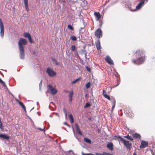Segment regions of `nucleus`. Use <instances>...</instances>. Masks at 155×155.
Masks as SVG:
<instances>
[{
	"mask_svg": "<svg viewBox=\"0 0 155 155\" xmlns=\"http://www.w3.org/2000/svg\"><path fill=\"white\" fill-rule=\"evenodd\" d=\"M95 37L98 38H100L103 36L102 31L101 29H97L95 31Z\"/></svg>",
	"mask_w": 155,
	"mask_h": 155,
	"instance_id": "4",
	"label": "nucleus"
},
{
	"mask_svg": "<svg viewBox=\"0 0 155 155\" xmlns=\"http://www.w3.org/2000/svg\"><path fill=\"white\" fill-rule=\"evenodd\" d=\"M75 128H76V130L77 132L80 135H82V133L80 129H79V126L78 125V124H75Z\"/></svg>",
	"mask_w": 155,
	"mask_h": 155,
	"instance_id": "13",
	"label": "nucleus"
},
{
	"mask_svg": "<svg viewBox=\"0 0 155 155\" xmlns=\"http://www.w3.org/2000/svg\"><path fill=\"white\" fill-rule=\"evenodd\" d=\"M52 61L55 62V64L56 65H58L59 64V63L57 62L54 58H52Z\"/></svg>",
	"mask_w": 155,
	"mask_h": 155,
	"instance_id": "28",
	"label": "nucleus"
},
{
	"mask_svg": "<svg viewBox=\"0 0 155 155\" xmlns=\"http://www.w3.org/2000/svg\"><path fill=\"white\" fill-rule=\"evenodd\" d=\"M136 59H133L132 62L135 64L139 65L143 63L145 60V57L142 50H138L135 53Z\"/></svg>",
	"mask_w": 155,
	"mask_h": 155,
	"instance_id": "1",
	"label": "nucleus"
},
{
	"mask_svg": "<svg viewBox=\"0 0 155 155\" xmlns=\"http://www.w3.org/2000/svg\"><path fill=\"white\" fill-rule=\"evenodd\" d=\"M0 35L2 38H3L4 35V28L3 23L1 19L0 18Z\"/></svg>",
	"mask_w": 155,
	"mask_h": 155,
	"instance_id": "7",
	"label": "nucleus"
},
{
	"mask_svg": "<svg viewBox=\"0 0 155 155\" xmlns=\"http://www.w3.org/2000/svg\"><path fill=\"white\" fill-rule=\"evenodd\" d=\"M71 38L73 41H76V37L74 36H71Z\"/></svg>",
	"mask_w": 155,
	"mask_h": 155,
	"instance_id": "36",
	"label": "nucleus"
},
{
	"mask_svg": "<svg viewBox=\"0 0 155 155\" xmlns=\"http://www.w3.org/2000/svg\"><path fill=\"white\" fill-rule=\"evenodd\" d=\"M119 84H120V83L119 82H118L117 84L116 85L114 86L113 87H115L117 86L118 85H119Z\"/></svg>",
	"mask_w": 155,
	"mask_h": 155,
	"instance_id": "47",
	"label": "nucleus"
},
{
	"mask_svg": "<svg viewBox=\"0 0 155 155\" xmlns=\"http://www.w3.org/2000/svg\"><path fill=\"white\" fill-rule=\"evenodd\" d=\"M62 1L63 2H64V0H62Z\"/></svg>",
	"mask_w": 155,
	"mask_h": 155,
	"instance_id": "54",
	"label": "nucleus"
},
{
	"mask_svg": "<svg viewBox=\"0 0 155 155\" xmlns=\"http://www.w3.org/2000/svg\"><path fill=\"white\" fill-rule=\"evenodd\" d=\"M124 138H127L131 141H132L133 140V138L129 135L124 136Z\"/></svg>",
	"mask_w": 155,
	"mask_h": 155,
	"instance_id": "24",
	"label": "nucleus"
},
{
	"mask_svg": "<svg viewBox=\"0 0 155 155\" xmlns=\"http://www.w3.org/2000/svg\"><path fill=\"white\" fill-rule=\"evenodd\" d=\"M46 72L48 74L49 76L51 77H54L56 74V72L52 69L49 68H47Z\"/></svg>",
	"mask_w": 155,
	"mask_h": 155,
	"instance_id": "5",
	"label": "nucleus"
},
{
	"mask_svg": "<svg viewBox=\"0 0 155 155\" xmlns=\"http://www.w3.org/2000/svg\"><path fill=\"white\" fill-rule=\"evenodd\" d=\"M145 0H142L140 2L138 5L136 6V9L132 10L130 9V10L132 12H134L137 10H139L140 9L144 4Z\"/></svg>",
	"mask_w": 155,
	"mask_h": 155,
	"instance_id": "6",
	"label": "nucleus"
},
{
	"mask_svg": "<svg viewBox=\"0 0 155 155\" xmlns=\"http://www.w3.org/2000/svg\"><path fill=\"white\" fill-rule=\"evenodd\" d=\"M133 155H137V154L135 152H134L133 153Z\"/></svg>",
	"mask_w": 155,
	"mask_h": 155,
	"instance_id": "50",
	"label": "nucleus"
},
{
	"mask_svg": "<svg viewBox=\"0 0 155 155\" xmlns=\"http://www.w3.org/2000/svg\"><path fill=\"white\" fill-rule=\"evenodd\" d=\"M28 38V40L29 42L31 43H34V41L32 40L31 36H30Z\"/></svg>",
	"mask_w": 155,
	"mask_h": 155,
	"instance_id": "27",
	"label": "nucleus"
},
{
	"mask_svg": "<svg viewBox=\"0 0 155 155\" xmlns=\"http://www.w3.org/2000/svg\"><path fill=\"white\" fill-rule=\"evenodd\" d=\"M18 103L24 109V110L25 111L26 107L23 104L19 101H18Z\"/></svg>",
	"mask_w": 155,
	"mask_h": 155,
	"instance_id": "21",
	"label": "nucleus"
},
{
	"mask_svg": "<svg viewBox=\"0 0 155 155\" xmlns=\"http://www.w3.org/2000/svg\"><path fill=\"white\" fill-rule=\"evenodd\" d=\"M86 68L87 70L88 71H90L91 69H90V68L89 67H88L87 66H86Z\"/></svg>",
	"mask_w": 155,
	"mask_h": 155,
	"instance_id": "40",
	"label": "nucleus"
},
{
	"mask_svg": "<svg viewBox=\"0 0 155 155\" xmlns=\"http://www.w3.org/2000/svg\"><path fill=\"white\" fill-rule=\"evenodd\" d=\"M91 85V83L88 82L86 84V87L87 88H88L90 87Z\"/></svg>",
	"mask_w": 155,
	"mask_h": 155,
	"instance_id": "29",
	"label": "nucleus"
},
{
	"mask_svg": "<svg viewBox=\"0 0 155 155\" xmlns=\"http://www.w3.org/2000/svg\"><path fill=\"white\" fill-rule=\"evenodd\" d=\"M24 2L25 9L27 11H28L29 8L28 5V0H24Z\"/></svg>",
	"mask_w": 155,
	"mask_h": 155,
	"instance_id": "16",
	"label": "nucleus"
},
{
	"mask_svg": "<svg viewBox=\"0 0 155 155\" xmlns=\"http://www.w3.org/2000/svg\"><path fill=\"white\" fill-rule=\"evenodd\" d=\"M148 142L144 140H142L141 142V144L140 146V148H143L148 145Z\"/></svg>",
	"mask_w": 155,
	"mask_h": 155,
	"instance_id": "11",
	"label": "nucleus"
},
{
	"mask_svg": "<svg viewBox=\"0 0 155 155\" xmlns=\"http://www.w3.org/2000/svg\"><path fill=\"white\" fill-rule=\"evenodd\" d=\"M75 48V45H72L71 47V50L72 51H74Z\"/></svg>",
	"mask_w": 155,
	"mask_h": 155,
	"instance_id": "34",
	"label": "nucleus"
},
{
	"mask_svg": "<svg viewBox=\"0 0 155 155\" xmlns=\"http://www.w3.org/2000/svg\"><path fill=\"white\" fill-rule=\"evenodd\" d=\"M105 98H106L107 99L109 100H110V97L107 95V94H105L104 95V96Z\"/></svg>",
	"mask_w": 155,
	"mask_h": 155,
	"instance_id": "30",
	"label": "nucleus"
},
{
	"mask_svg": "<svg viewBox=\"0 0 155 155\" xmlns=\"http://www.w3.org/2000/svg\"><path fill=\"white\" fill-rule=\"evenodd\" d=\"M68 28L71 30H74V28L71 25H68Z\"/></svg>",
	"mask_w": 155,
	"mask_h": 155,
	"instance_id": "32",
	"label": "nucleus"
},
{
	"mask_svg": "<svg viewBox=\"0 0 155 155\" xmlns=\"http://www.w3.org/2000/svg\"><path fill=\"white\" fill-rule=\"evenodd\" d=\"M73 96V91H71L69 93V97H72Z\"/></svg>",
	"mask_w": 155,
	"mask_h": 155,
	"instance_id": "25",
	"label": "nucleus"
},
{
	"mask_svg": "<svg viewBox=\"0 0 155 155\" xmlns=\"http://www.w3.org/2000/svg\"><path fill=\"white\" fill-rule=\"evenodd\" d=\"M94 15L96 17V20H99L101 17V15L100 13L97 12H95L94 13Z\"/></svg>",
	"mask_w": 155,
	"mask_h": 155,
	"instance_id": "14",
	"label": "nucleus"
},
{
	"mask_svg": "<svg viewBox=\"0 0 155 155\" xmlns=\"http://www.w3.org/2000/svg\"><path fill=\"white\" fill-rule=\"evenodd\" d=\"M42 80H41V81L40 82V83L39 84V90H41V84H42Z\"/></svg>",
	"mask_w": 155,
	"mask_h": 155,
	"instance_id": "37",
	"label": "nucleus"
},
{
	"mask_svg": "<svg viewBox=\"0 0 155 155\" xmlns=\"http://www.w3.org/2000/svg\"><path fill=\"white\" fill-rule=\"evenodd\" d=\"M118 138L120 139L122 141L123 143L126 140L124 139L122 137L120 136H119L118 137Z\"/></svg>",
	"mask_w": 155,
	"mask_h": 155,
	"instance_id": "35",
	"label": "nucleus"
},
{
	"mask_svg": "<svg viewBox=\"0 0 155 155\" xmlns=\"http://www.w3.org/2000/svg\"><path fill=\"white\" fill-rule=\"evenodd\" d=\"M44 129H45V127H44L43 128V129L40 128H38V129L40 130L41 131H43V130H44Z\"/></svg>",
	"mask_w": 155,
	"mask_h": 155,
	"instance_id": "43",
	"label": "nucleus"
},
{
	"mask_svg": "<svg viewBox=\"0 0 155 155\" xmlns=\"http://www.w3.org/2000/svg\"><path fill=\"white\" fill-rule=\"evenodd\" d=\"M90 104H89L88 103H86L85 105H84V107L85 108H87L88 107L90 106Z\"/></svg>",
	"mask_w": 155,
	"mask_h": 155,
	"instance_id": "33",
	"label": "nucleus"
},
{
	"mask_svg": "<svg viewBox=\"0 0 155 155\" xmlns=\"http://www.w3.org/2000/svg\"><path fill=\"white\" fill-rule=\"evenodd\" d=\"M47 92L50 94L53 95L56 94L57 93V90L55 88H54L52 85H47Z\"/></svg>",
	"mask_w": 155,
	"mask_h": 155,
	"instance_id": "3",
	"label": "nucleus"
},
{
	"mask_svg": "<svg viewBox=\"0 0 155 155\" xmlns=\"http://www.w3.org/2000/svg\"><path fill=\"white\" fill-rule=\"evenodd\" d=\"M107 147L110 150H113V144L112 142H109L107 145Z\"/></svg>",
	"mask_w": 155,
	"mask_h": 155,
	"instance_id": "15",
	"label": "nucleus"
},
{
	"mask_svg": "<svg viewBox=\"0 0 155 155\" xmlns=\"http://www.w3.org/2000/svg\"><path fill=\"white\" fill-rule=\"evenodd\" d=\"M84 140L85 142H86V143H87L89 144H90L91 143V140L87 138H86V137L84 138Z\"/></svg>",
	"mask_w": 155,
	"mask_h": 155,
	"instance_id": "20",
	"label": "nucleus"
},
{
	"mask_svg": "<svg viewBox=\"0 0 155 155\" xmlns=\"http://www.w3.org/2000/svg\"><path fill=\"white\" fill-rule=\"evenodd\" d=\"M115 107V104L114 103V104L112 106V110H113V109Z\"/></svg>",
	"mask_w": 155,
	"mask_h": 155,
	"instance_id": "44",
	"label": "nucleus"
},
{
	"mask_svg": "<svg viewBox=\"0 0 155 155\" xmlns=\"http://www.w3.org/2000/svg\"><path fill=\"white\" fill-rule=\"evenodd\" d=\"M106 91L104 90H103V95L104 96V95L105 94H106Z\"/></svg>",
	"mask_w": 155,
	"mask_h": 155,
	"instance_id": "42",
	"label": "nucleus"
},
{
	"mask_svg": "<svg viewBox=\"0 0 155 155\" xmlns=\"http://www.w3.org/2000/svg\"><path fill=\"white\" fill-rule=\"evenodd\" d=\"M52 117V115H49V117Z\"/></svg>",
	"mask_w": 155,
	"mask_h": 155,
	"instance_id": "52",
	"label": "nucleus"
},
{
	"mask_svg": "<svg viewBox=\"0 0 155 155\" xmlns=\"http://www.w3.org/2000/svg\"><path fill=\"white\" fill-rule=\"evenodd\" d=\"M38 102H37V104H38Z\"/></svg>",
	"mask_w": 155,
	"mask_h": 155,
	"instance_id": "56",
	"label": "nucleus"
},
{
	"mask_svg": "<svg viewBox=\"0 0 155 155\" xmlns=\"http://www.w3.org/2000/svg\"><path fill=\"white\" fill-rule=\"evenodd\" d=\"M16 101H17L18 102V101H19L18 99H16Z\"/></svg>",
	"mask_w": 155,
	"mask_h": 155,
	"instance_id": "55",
	"label": "nucleus"
},
{
	"mask_svg": "<svg viewBox=\"0 0 155 155\" xmlns=\"http://www.w3.org/2000/svg\"><path fill=\"white\" fill-rule=\"evenodd\" d=\"M128 116H129V117H131L132 116V115H131L130 114V115H128Z\"/></svg>",
	"mask_w": 155,
	"mask_h": 155,
	"instance_id": "51",
	"label": "nucleus"
},
{
	"mask_svg": "<svg viewBox=\"0 0 155 155\" xmlns=\"http://www.w3.org/2000/svg\"><path fill=\"white\" fill-rule=\"evenodd\" d=\"M80 79L81 78H78L76 79L75 80H74V81H72L71 82V84H75V83H76L77 81H79Z\"/></svg>",
	"mask_w": 155,
	"mask_h": 155,
	"instance_id": "26",
	"label": "nucleus"
},
{
	"mask_svg": "<svg viewBox=\"0 0 155 155\" xmlns=\"http://www.w3.org/2000/svg\"><path fill=\"white\" fill-rule=\"evenodd\" d=\"M69 152H73V151L71 150H69L68 151Z\"/></svg>",
	"mask_w": 155,
	"mask_h": 155,
	"instance_id": "49",
	"label": "nucleus"
},
{
	"mask_svg": "<svg viewBox=\"0 0 155 155\" xmlns=\"http://www.w3.org/2000/svg\"><path fill=\"white\" fill-rule=\"evenodd\" d=\"M84 54H85V57H86V53H85Z\"/></svg>",
	"mask_w": 155,
	"mask_h": 155,
	"instance_id": "53",
	"label": "nucleus"
},
{
	"mask_svg": "<svg viewBox=\"0 0 155 155\" xmlns=\"http://www.w3.org/2000/svg\"><path fill=\"white\" fill-rule=\"evenodd\" d=\"M97 50L101 49L100 42L99 40H97L95 42Z\"/></svg>",
	"mask_w": 155,
	"mask_h": 155,
	"instance_id": "12",
	"label": "nucleus"
},
{
	"mask_svg": "<svg viewBox=\"0 0 155 155\" xmlns=\"http://www.w3.org/2000/svg\"><path fill=\"white\" fill-rule=\"evenodd\" d=\"M27 43V41L26 39L22 38H20L18 43L19 48H24V45H26Z\"/></svg>",
	"mask_w": 155,
	"mask_h": 155,
	"instance_id": "2",
	"label": "nucleus"
},
{
	"mask_svg": "<svg viewBox=\"0 0 155 155\" xmlns=\"http://www.w3.org/2000/svg\"><path fill=\"white\" fill-rule=\"evenodd\" d=\"M72 100V97H69V103L71 104V103Z\"/></svg>",
	"mask_w": 155,
	"mask_h": 155,
	"instance_id": "41",
	"label": "nucleus"
},
{
	"mask_svg": "<svg viewBox=\"0 0 155 155\" xmlns=\"http://www.w3.org/2000/svg\"><path fill=\"white\" fill-rule=\"evenodd\" d=\"M53 114H55V116H58L59 117V115H58V113H53Z\"/></svg>",
	"mask_w": 155,
	"mask_h": 155,
	"instance_id": "45",
	"label": "nucleus"
},
{
	"mask_svg": "<svg viewBox=\"0 0 155 155\" xmlns=\"http://www.w3.org/2000/svg\"><path fill=\"white\" fill-rule=\"evenodd\" d=\"M19 58L21 59L25 58L24 48H19Z\"/></svg>",
	"mask_w": 155,
	"mask_h": 155,
	"instance_id": "8",
	"label": "nucleus"
},
{
	"mask_svg": "<svg viewBox=\"0 0 155 155\" xmlns=\"http://www.w3.org/2000/svg\"><path fill=\"white\" fill-rule=\"evenodd\" d=\"M82 155H94L92 153H82Z\"/></svg>",
	"mask_w": 155,
	"mask_h": 155,
	"instance_id": "38",
	"label": "nucleus"
},
{
	"mask_svg": "<svg viewBox=\"0 0 155 155\" xmlns=\"http://www.w3.org/2000/svg\"><path fill=\"white\" fill-rule=\"evenodd\" d=\"M64 113H65V118H67V114L66 112H65V111L64 110Z\"/></svg>",
	"mask_w": 155,
	"mask_h": 155,
	"instance_id": "46",
	"label": "nucleus"
},
{
	"mask_svg": "<svg viewBox=\"0 0 155 155\" xmlns=\"http://www.w3.org/2000/svg\"><path fill=\"white\" fill-rule=\"evenodd\" d=\"M105 60L110 65L114 64V62L113 61L108 55L106 56L105 58Z\"/></svg>",
	"mask_w": 155,
	"mask_h": 155,
	"instance_id": "10",
	"label": "nucleus"
},
{
	"mask_svg": "<svg viewBox=\"0 0 155 155\" xmlns=\"http://www.w3.org/2000/svg\"><path fill=\"white\" fill-rule=\"evenodd\" d=\"M0 128L2 130H3L4 128L2 126V122L0 123Z\"/></svg>",
	"mask_w": 155,
	"mask_h": 155,
	"instance_id": "39",
	"label": "nucleus"
},
{
	"mask_svg": "<svg viewBox=\"0 0 155 155\" xmlns=\"http://www.w3.org/2000/svg\"><path fill=\"white\" fill-rule=\"evenodd\" d=\"M132 135V136L134 138H140L141 137V136H140V134L137 133H135L133 134Z\"/></svg>",
	"mask_w": 155,
	"mask_h": 155,
	"instance_id": "19",
	"label": "nucleus"
},
{
	"mask_svg": "<svg viewBox=\"0 0 155 155\" xmlns=\"http://www.w3.org/2000/svg\"><path fill=\"white\" fill-rule=\"evenodd\" d=\"M72 129H73V132L74 135H75V133H74V129L73 128H72Z\"/></svg>",
	"mask_w": 155,
	"mask_h": 155,
	"instance_id": "48",
	"label": "nucleus"
},
{
	"mask_svg": "<svg viewBox=\"0 0 155 155\" xmlns=\"http://www.w3.org/2000/svg\"><path fill=\"white\" fill-rule=\"evenodd\" d=\"M0 138H3L4 139L8 140L9 137L5 134H0Z\"/></svg>",
	"mask_w": 155,
	"mask_h": 155,
	"instance_id": "17",
	"label": "nucleus"
},
{
	"mask_svg": "<svg viewBox=\"0 0 155 155\" xmlns=\"http://www.w3.org/2000/svg\"><path fill=\"white\" fill-rule=\"evenodd\" d=\"M69 116L71 123H73L74 122V119L72 115L71 114H69Z\"/></svg>",
	"mask_w": 155,
	"mask_h": 155,
	"instance_id": "22",
	"label": "nucleus"
},
{
	"mask_svg": "<svg viewBox=\"0 0 155 155\" xmlns=\"http://www.w3.org/2000/svg\"><path fill=\"white\" fill-rule=\"evenodd\" d=\"M86 51L84 49H81L80 50L79 52L80 54H82L85 52Z\"/></svg>",
	"mask_w": 155,
	"mask_h": 155,
	"instance_id": "31",
	"label": "nucleus"
},
{
	"mask_svg": "<svg viewBox=\"0 0 155 155\" xmlns=\"http://www.w3.org/2000/svg\"><path fill=\"white\" fill-rule=\"evenodd\" d=\"M123 143L127 148L129 149L130 150L131 146L132 145V143L130 142L129 141H127L126 140Z\"/></svg>",
	"mask_w": 155,
	"mask_h": 155,
	"instance_id": "9",
	"label": "nucleus"
},
{
	"mask_svg": "<svg viewBox=\"0 0 155 155\" xmlns=\"http://www.w3.org/2000/svg\"><path fill=\"white\" fill-rule=\"evenodd\" d=\"M95 154L96 155H113L112 154L106 152H103V153H100L96 152L95 153Z\"/></svg>",
	"mask_w": 155,
	"mask_h": 155,
	"instance_id": "18",
	"label": "nucleus"
},
{
	"mask_svg": "<svg viewBox=\"0 0 155 155\" xmlns=\"http://www.w3.org/2000/svg\"><path fill=\"white\" fill-rule=\"evenodd\" d=\"M25 38H28L30 36V35L28 33H24L23 34Z\"/></svg>",
	"mask_w": 155,
	"mask_h": 155,
	"instance_id": "23",
	"label": "nucleus"
}]
</instances>
